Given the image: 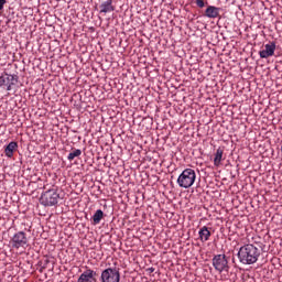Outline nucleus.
Returning a JSON list of instances; mask_svg holds the SVG:
<instances>
[{
  "instance_id": "f257e3e1",
  "label": "nucleus",
  "mask_w": 282,
  "mask_h": 282,
  "mask_svg": "<svg viewBox=\"0 0 282 282\" xmlns=\"http://www.w3.org/2000/svg\"><path fill=\"white\" fill-rule=\"evenodd\" d=\"M261 251L257 248H240L238 251V259L240 263L245 265H252V263H257L259 261V257Z\"/></svg>"
},
{
  "instance_id": "f03ea898",
  "label": "nucleus",
  "mask_w": 282,
  "mask_h": 282,
  "mask_svg": "<svg viewBox=\"0 0 282 282\" xmlns=\"http://www.w3.org/2000/svg\"><path fill=\"white\" fill-rule=\"evenodd\" d=\"M195 180H197V173L195 170L187 167L178 175L176 182L180 188H191L195 184Z\"/></svg>"
},
{
  "instance_id": "7ed1b4c3",
  "label": "nucleus",
  "mask_w": 282,
  "mask_h": 282,
  "mask_svg": "<svg viewBox=\"0 0 282 282\" xmlns=\"http://www.w3.org/2000/svg\"><path fill=\"white\" fill-rule=\"evenodd\" d=\"M58 199H61L58 188H51L42 194L40 202L43 206H56Z\"/></svg>"
},
{
  "instance_id": "20e7f679",
  "label": "nucleus",
  "mask_w": 282,
  "mask_h": 282,
  "mask_svg": "<svg viewBox=\"0 0 282 282\" xmlns=\"http://www.w3.org/2000/svg\"><path fill=\"white\" fill-rule=\"evenodd\" d=\"M17 83H19V77L17 75L4 73L0 77V87H2V89H7V91H12V87H14Z\"/></svg>"
},
{
  "instance_id": "39448f33",
  "label": "nucleus",
  "mask_w": 282,
  "mask_h": 282,
  "mask_svg": "<svg viewBox=\"0 0 282 282\" xmlns=\"http://www.w3.org/2000/svg\"><path fill=\"white\" fill-rule=\"evenodd\" d=\"M101 282H120V271L116 268H108L101 272Z\"/></svg>"
},
{
  "instance_id": "423d86ee",
  "label": "nucleus",
  "mask_w": 282,
  "mask_h": 282,
  "mask_svg": "<svg viewBox=\"0 0 282 282\" xmlns=\"http://www.w3.org/2000/svg\"><path fill=\"white\" fill-rule=\"evenodd\" d=\"M213 265L217 272H228V260L226 259V254H217L213 258Z\"/></svg>"
},
{
  "instance_id": "0eeeda50",
  "label": "nucleus",
  "mask_w": 282,
  "mask_h": 282,
  "mask_svg": "<svg viewBox=\"0 0 282 282\" xmlns=\"http://www.w3.org/2000/svg\"><path fill=\"white\" fill-rule=\"evenodd\" d=\"M11 243L13 248H25L28 246V236H25V232L19 231L12 237Z\"/></svg>"
},
{
  "instance_id": "6e6552de",
  "label": "nucleus",
  "mask_w": 282,
  "mask_h": 282,
  "mask_svg": "<svg viewBox=\"0 0 282 282\" xmlns=\"http://www.w3.org/2000/svg\"><path fill=\"white\" fill-rule=\"evenodd\" d=\"M276 51V43L270 42L264 45V50L259 52L260 58H270V56H274V52Z\"/></svg>"
},
{
  "instance_id": "1a4fd4ad",
  "label": "nucleus",
  "mask_w": 282,
  "mask_h": 282,
  "mask_svg": "<svg viewBox=\"0 0 282 282\" xmlns=\"http://www.w3.org/2000/svg\"><path fill=\"white\" fill-rule=\"evenodd\" d=\"M219 12H221V8L215 6H207L204 17H207V19H219V17H221Z\"/></svg>"
},
{
  "instance_id": "9d476101",
  "label": "nucleus",
  "mask_w": 282,
  "mask_h": 282,
  "mask_svg": "<svg viewBox=\"0 0 282 282\" xmlns=\"http://www.w3.org/2000/svg\"><path fill=\"white\" fill-rule=\"evenodd\" d=\"M94 276H96V272L88 269L79 275L77 282H94Z\"/></svg>"
},
{
  "instance_id": "9b49d317",
  "label": "nucleus",
  "mask_w": 282,
  "mask_h": 282,
  "mask_svg": "<svg viewBox=\"0 0 282 282\" xmlns=\"http://www.w3.org/2000/svg\"><path fill=\"white\" fill-rule=\"evenodd\" d=\"M100 13L107 14L113 12L116 7H113V0H107L99 6Z\"/></svg>"
},
{
  "instance_id": "f8f14e48",
  "label": "nucleus",
  "mask_w": 282,
  "mask_h": 282,
  "mask_svg": "<svg viewBox=\"0 0 282 282\" xmlns=\"http://www.w3.org/2000/svg\"><path fill=\"white\" fill-rule=\"evenodd\" d=\"M19 149V143L11 141L6 148H4V155L7 158H12L14 155V151Z\"/></svg>"
},
{
  "instance_id": "ddd939ff",
  "label": "nucleus",
  "mask_w": 282,
  "mask_h": 282,
  "mask_svg": "<svg viewBox=\"0 0 282 282\" xmlns=\"http://www.w3.org/2000/svg\"><path fill=\"white\" fill-rule=\"evenodd\" d=\"M210 230H213V228H208L207 226H203L198 231L199 239L203 240V241H208V239H210V236L213 235L210 232Z\"/></svg>"
},
{
  "instance_id": "4468645a",
  "label": "nucleus",
  "mask_w": 282,
  "mask_h": 282,
  "mask_svg": "<svg viewBox=\"0 0 282 282\" xmlns=\"http://www.w3.org/2000/svg\"><path fill=\"white\" fill-rule=\"evenodd\" d=\"M104 217H105V213L102 212V209H97L91 218L93 226H98V224H100V221H102Z\"/></svg>"
},
{
  "instance_id": "2eb2a0df",
  "label": "nucleus",
  "mask_w": 282,
  "mask_h": 282,
  "mask_svg": "<svg viewBox=\"0 0 282 282\" xmlns=\"http://www.w3.org/2000/svg\"><path fill=\"white\" fill-rule=\"evenodd\" d=\"M224 160V148H218L214 158V166H219Z\"/></svg>"
},
{
  "instance_id": "dca6fc26",
  "label": "nucleus",
  "mask_w": 282,
  "mask_h": 282,
  "mask_svg": "<svg viewBox=\"0 0 282 282\" xmlns=\"http://www.w3.org/2000/svg\"><path fill=\"white\" fill-rule=\"evenodd\" d=\"M80 155H83V151L77 149L68 154L67 160L69 162H73L75 158H80Z\"/></svg>"
},
{
  "instance_id": "f3484780",
  "label": "nucleus",
  "mask_w": 282,
  "mask_h": 282,
  "mask_svg": "<svg viewBox=\"0 0 282 282\" xmlns=\"http://www.w3.org/2000/svg\"><path fill=\"white\" fill-rule=\"evenodd\" d=\"M195 3L197 8H205V6H208V1L206 0H195Z\"/></svg>"
},
{
  "instance_id": "a211bd4d",
  "label": "nucleus",
  "mask_w": 282,
  "mask_h": 282,
  "mask_svg": "<svg viewBox=\"0 0 282 282\" xmlns=\"http://www.w3.org/2000/svg\"><path fill=\"white\" fill-rule=\"evenodd\" d=\"M6 3H8V0H0V10H3Z\"/></svg>"
},
{
  "instance_id": "6ab92c4d",
  "label": "nucleus",
  "mask_w": 282,
  "mask_h": 282,
  "mask_svg": "<svg viewBox=\"0 0 282 282\" xmlns=\"http://www.w3.org/2000/svg\"><path fill=\"white\" fill-rule=\"evenodd\" d=\"M147 272H149L150 274H152V272H155V268L151 267L147 269Z\"/></svg>"
},
{
  "instance_id": "aec40b11",
  "label": "nucleus",
  "mask_w": 282,
  "mask_h": 282,
  "mask_svg": "<svg viewBox=\"0 0 282 282\" xmlns=\"http://www.w3.org/2000/svg\"><path fill=\"white\" fill-rule=\"evenodd\" d=\"M66 252H69V249H66Z\"/></svg>"
}]
</instances>
